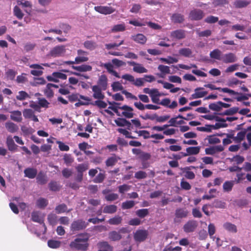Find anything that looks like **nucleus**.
Segmentation results:
<instances>
[{
    "mask_svg": "<svg viewBox=\"0 0 251 251\" xmlns=\"http://www.w3.org/2000/svg\"><path fill=\"white\" fill-rule=\"evenodd\" d=\"M89 235L87 233H80L77 235V237L72 241L69 246L72 249L77 251H86L89 247L88 240Z\"/></svg>",
    "mask_w": 251,
    "mask_h": 251,
    "instance_id": "nucleus-1",
    "label": "nucleus"
},
{
    "mask_svg": "<svg viewBox=\"0 0 251 251\" xmlns=\"http://www.w3.org/2000/svg\"><path fill=\"white\" fill-rule=\"evenodd\" d=\"M222 52L219 49H215L210 52L209 55L211 58L217 59L218 60H222Z\"/></svg>",
    "mask_w": 251,
    "mask_h": 251,
    "instance_id": "nucleus-35",
    "label": "nucleus"
},
{
    "mask_svg": "<svg viewBox=\"0 0 251 251\" xmlns=\"http://www.w3.org/2000/svg\"><path fill=\"white\" fill-rule=\"evenodd\" d=\"M66 51V50L65 46H56L50 50V54L53 57L61 56L65 53Z\"/></svg>",
    "mask_w": 251,
    "mask_h": 251,
    "instance_id": "nucleus-7",
    "label": "nucleus"
},
{
    "mask_svg": "<svg viewBox=\"0 0 251 251\" xmlns=\"http://www.w3.org/2000/svg\"><path fill=\"white\" fill-rule=\"evenodd\" d=\"M122 217L117 215L109 219L108 223L111 225H118L122 223Z\"/></svg>",
    "mask_w": 251,
    "mask_h": 251,
    "instance_id": "nucleus-42",
    "label": "nucleus"
},
{
    "mask_svg": "<svg viewBox=\"0 0 251 251\" xmlns=\"http://www.w3.org/2000/svg\"><path fill=\"white\" fill-rule=\"evenodd\" d=\"M133 71L139 74H142L148 72V70L141 64L138 63L136 67H133Z\"/></svg>",
    "mask_w": 251,
    "mask_h": 251,
    "instance_id": "nucleus-48",
    "label": "nucleus"
},
{
    "mask_svg": "<svg viewBox=\"0 0 251 251\" xmlns=\"http://www.w3.org/2000/svg\"><path fill=\"white\" fill-rule=\"evenodd\" d=\"M72 68L79 72H89L91 71L92 70V67L91 66L86 64H82L80 66H72Z\"/></svg>",
    "mask_w": 251,
    "mask_h": 251,
    "instance_id": "nucleus-26",
    "label": "nucleus"
},
{
    "mask_svg": "<svg viewBox=\"0 0 251 251\" xmlns=\"http://www.w3.org/2000/svg\"><path fill=\"white\" fill-rule=\"evenodd\" d=\"M149 214L148 209H141L136 211V215L140 218H144Z\"/></svg>",
    "mask_w": 251,
    "mask_h": 251,
    "instance_id": "nucleus-51",
    "label": "nucleus"
},
{
    "mask_svg": "<svg viewBox=\"0 0 251 251\" xmlns=\"http://www.w3.org/2000/svg\"><path fill=\"white\" fill-rule=\"evenodd\" d=\"M171 37L178 40L184 39L186 37V31L182 29H177L171 33Z\"/></svg>",
    "mask_w": 251,
    "mask_h": 251,
    "instance_id": "nucleus-20",
    "label": "nucleus"
},
{
    "mask_svg": "<svg viewBox=\"0 0 251 251\" xmlns=\"http://www.w3.org/2000/svg\"><path fill=\"white\" fill-rule=\"evenodd\" d=\"M78 56L75 58V62L76 64H80L82 62H87L89 60L87 57L88 53L82 50H78L77 51Z\"/></svg>",
    "mask_w": 251,
    "mask_h": 251,
    "instance_id": "nucleus-10",
    "label": "nucleus"
},
{
    "mask_svg": "<svg viewBox=\"0 0 251 251\" xmlns=\"http://www.w3.org/2000/svg\"><path fill=\"white\" fill-rule=\"evenodd\" d=\"M188 211L184 208H177L175 212V216L178 218H185L188 216Z\"/></svg>",
    "mask_w": 251,
    "mask_h": 251,
    "instance_id": "nucleus-34",
    "label": "nucleus"
},
{
    "mask_svg": "<svg viewBox=\"0 0 251 251\" xmlns=\"http://www.w3.org/2000/svg\"><path fill=\"white\" fill-rule=\"evenodd\" d=\"M36 180L37 182L41 185L45 184L47 182V178L45 174L42 172H40L38 175H37Z\"/></svg>",
    "mask_w": 251,
    "mask_h": 251,
    "instance_id": "nucleus-38",
    "label": "nucleus"
},
{
    "mask_svg": "<svg viewBox=\"0 0 251 251\" xmlns=\"http://www.w3.org/2000/svg\"><path fill=\"white\" fill-rule=\"evenodd\" d=\"M94 9L97 12L104 15L110 14L115 11V9L114 8L106 6H95L94 7Z\"/></svg>",
    "mask_w": 251,
    "mask_h": 251,
    "instance_id": "nucleus-13",
    "label": "nucleus"
},
{
    "mask_svg": "<svg viewBox=\"0 0 251 251\" xmlns=\"http://www.w3.org/2000/svg\"><path fill=\"white\" fill-rule=\"evenodd\" d=\"M84 46L87 49L93 50L96 48V44L92 41H86L84 43Z\"/></svg>",
    "mask_w": 251,
    "mask_h": 251,
    "instance_id": "nucleus-63",
    "label": "nucleus"
},
{
    "mask_svg": "<svg viewBox=\"0 0 251 251\" xmlns=\"http://www.w3.org/2000/svg\"><path fill=\"white\" fill-rule=\"evenodd\" d=\"M16 98L18 100H23L30 98V97L25 91H21L18 92V95L16 96Z\"/></svg>",
    "mask_w": 251,
    "mask_h": 251,
    "instance_id": "nucleus-52",
    "label": "nucleus"
},
{
    "mask_svg": "<svg viewBox=\"0 0 251 251\" xmlns=\"http://www.w3.org/2000/svg\"><path fill=\"white\" fill-rule=\"evenodd\" d=\"M135 205V202L133 201H126L122 204V208L123 209H128L132 208Z\"/></svg>",
    "mask_w": 251,
    "mask_h": 251,
    "instance_id": "nucleus-57",
    "label": "nucleus"
},
{
    "mask_svg": "<svg viewBox=\"0 0 251 251\" xmlns=\"http://www.w3.org/2000/svg\"><path fill=\"white\" fill-rule=\"evenodd\" d=\"M224 228L227 231L232 232L236 233L237 229L236 226L229 222H226L223 225Z\"/></svg>",
    "mask_w": 251,
    "mask_h": 251,
    "instance_id": "nucleus-33",
    "label": "nucleus"
},
{
    "mask_svg": "<svg viewBox=\"0 0 251 251\" xmlns=\"http://www.w3.org/2000/svg\"><path fill=\"white\" fill-rule=\"evenodd\" d=\"M234 185L233 181H226L223 185V190L224 192H230Z\"/></svg>",
    "mask_w": 251,
    "mask_h": 251,
    "instance_id": "nucleus-43",
    "label": "nucleus"
},
{
    "mask_svg": "<svg viewBox=\"0 0 251 251\" xmlns=\"http://www.w3.org/2000/svg\"><path fill=\"white\" fill-rule=\"evenodd\" d=\"M100 66L106 69L109 74L112 75L114 76L117 78L120 77L119 74L113 70L114 66L111 63H101Z\"/></svg>",
    "mask_w": 251,
    "mask_h": 251,
    "instance_id": "nucleus-18",
    "label": "nucleus"
},
{
    "mask_svg": "<svg viewBox=\"0 0 251 251\" xmlns=\"http://www.w3.org/2000/svg\"><path fill=\"white\" fill-rule=\"evenodd\" d=\"M67 76L66 74H63L61 72H53L51 75H49L47 76V79L48 81H53L54 82H58L59 80L58 78H60L61 79H66Z\"/></svg>",
    "mask_w": 251,
    "mask_h": 251,
    "instance_id": "nucleus-11",
    "label": "nucleus"
},
{
    "mask_svg": "<svg viewBox=\"0 0 251 251\" xmlns=\"http://www.w3.org/2000/svg\"><path fill=\"white\" fill-rule=\"evenodd\" d=\"M49 187L51 191H58L60 189V185L55 181H51L49 183Z\"/></svg>",
    "mask_w": 251,
    "mask_h": 251,
    "instance_id": "nucleus-46",
    "label": "nucleus"
},
{
    "mask_svg": "<svg viewBox=\"0 0 251 251\" xmlns=\"http://www.w3.org/2000/svg\"><path fill=\"white\" fill-rule=\"evenodd\" d=\"M47 220L49 224L52 226L56 225L57 223V216L55 214H49Z\"/></svg>",
    "mask_w": 251,
    "mask_h": 251,
    "instance_id": "nucleus-40",
    "label": "nucleus"
},
{
    "mask_svg": "<svg viewBox=\"0 0 251 251\" xmlns=\"http://www.w3.org/2000/svg\"><path fill=\"white\" fill-rule=\"evenodd\" d=\"M130 231L128 227H123L120 228L118 231H112L109 233V238L113 241H119L122 239L124 235V234H127V237H129L128 233Z\"/></svg>",
    "mask_w": 251,
    "mask_h": 251,
    "instance_id": "nucleus-2",
    "label": "nucleus"
},
{
    "mask_svg": "<svg viewBox=\"0 0 251 251\" xmlns=\"http://www.w3.org/2000/svg\"><path fill=\"white\" fill-rule=\"evenodd\" d=\"M246 134V130L241 131L238 132L237 136L235 137V142L236 143H240L241 141L244 139Z\"/></svg>",
    "mask_w": 251,
    "mask_h": 251,
    "instance_id": "nucleus-50",
    "label": "nucleus"
},
{
    "mask_svg": "<svg viewBox=\"0 0 251 251\" xmlns=\"http://www.w3.org/2000/svg\"><path fill=\"white\" fill-rule=\"evenodd\" d=\"M220 101L209 104V108L213 111L220 112L221 110Z\"/></svg>",
    "mask_w": 251,
    "mask_h": 251,
    "instance_id": "nucleus-58",
    "label": "nucleus"
},
{
    "mask_svg": "<svg viewBox=\"0 0 251 251\" xmlns=\"http://www.w3.org/2000/svg\"><path fill=\"white\" fill-rule=\"evenodd\" d=\"M198 226V223L195 220H189L184 224L183 227V230L186 233L194 232Z\"/></svg>",
    "mask_w": 251,
    "mask_h": 251,
    "instance_id": "nucleus-8",
    "label": "nucleus"
},
{
    "mask_svg": "<svg viewBox=\"0 0 251 251\" xmlns=\"http://www.w3.org/2000/svg\"><path fill=\"white\" fill-rule=\"evenodd\" d=\"M117 131L119 133H120L123 134L124 135H125L126 138H129V139H134V138H135L134 137H133V136H132L131 135V133L129 132L126 129L120 128H118L117 129Z\"/></svg>",
    "mask_w": 251,
    "mask_h": 251,
    "instance_id": "nucleus-60",
    "label": "nucleus"
},
{
    "mask_svg": "<svg viewBox=\"0 0 251 251\" xmlns=\"http://www.w3.org/2000/svg\"><path fill=\"white\" fill-rule=\"evenodd\" d=\"M204 87L210 88L211 90H217L224 93H227L230 94H239L238 92L230 89L228 88L217 87L215 85L212 84H207L204 85Z\"/></svg>",
    "mask_w": 251,
    "mask_h": 251,
    "instance_id": "nucleus-12",
    "label": "nucleus"
},
{
    "mask_svg": "<svg viewBox=\"0 0 251 251\" xmlns=\"http://www.w3.org/2000/svg\"><path fill=\"white\" fill-rule=\"evenodd\" d=\"M222 60L225 63H231L237 61V57L233 53H228L224 54Z\"/></svg>",
    "mask_w": 251,
    "mask_h": 251,
    "instance_id": "nucleus-19",
    "label": "nucleus"
},
{
    "mask_svg": "<svg viewBox=\"0 0 251 251\" xmlns=\"http://www.w3.org/2000/svg\"><path fill=\"white\" fill-rule=\"evenodd\" d=\"M97 86H99L100 88L103 89V91L106 90L108 87V78L105 75H101L100 76L97 82Z\"/></svg>",
    "mask_w": 251,
    "mask_h": 251,
    "instance_id": "nucleus-14",
    "label": "nucleus"
},
{
    "mask_svg": "<svg viewBox=\"0 0 251 251\" xmlns=\"http://www.w3.org/2000/svg\"><path fill=\"white\" fill-rule=\"evenodd\" d=\"M205 16L204 12L200 9H193L191 10L189 14V18L191 21H200Z\"/></svg>",
    "mask_w": 251,
    "mask_h": 251,
    "instance_id": "nucleus-5",
    "label": "nucleus"
},
{
    "mask_svg": "<svg viewBox=\"0 0 251 251\" xmlns=\"http://www.w3.org/2000/svg\"><path fill=\"white\" fill-rule=\"evenodd\" d=\"M117 211V206L114 204L107 205L103 207V212L105 214H114Z\"/></svg>",
    "mask_w": 251,
    "mask_h": 251,
    "instance_id": "nucleus-31",
    "label": "nucleus"
},
{
    "mask_svg": "<svg viewBox=\"0 0 251 251\" xmlns=\"http://www.w3.org/2000/svg\"><path fill=\"white\" fill-rule=\"evenodd\" d=\"M23 116L25 119H30L34 115V111L31 109H25L23 111Z\"/></svg>",
    "mask_w": 251,
    "mask_h": 251,
    "instance_id": "nucleus-61",
    "label": "nucleus"
},
{
    "mask_svg": "<svg viewBox=\"0 0 251 251\" xmlns=\"http://www.w3.org/2000/svg\"><path fill=\"white\" fill-rule=\"evenodd\" d=\"M121 77L138 87L143 86L144 85V79L143 78L139 77L135 78L132 75L128 74L123 75Z\"/></svg>",
    "mask_w": 251,
    "mask_h": 251,
    "instance_id": "nucleus-4",
    "label": "nucleus"
},
{
    "mask_svg": "<svg viewBox=\"0 0 251 251\" xmlns=\"http://www.w3.org/2000/svg\"><path fill=\"white\" fill-rule=\"evenodd\" d=\"M5 128L10 133H15L19 129L18 126L12 122H7L5 124Z\"/></svg>",
    "mask_w": 251,
    "mask_h": 251,
    "instance_id": "nucleus-29",
    "label": "nucleus"
},
{
    "mask_svg": "<svg viewBox=\"0 0 251 251\" xmlns=\"http://www.w3.org/2000/svg\"><path fill=\"white\" fill-rule=\"evenodd\" d=\"M200 147H190L186 148L187 153H184V156H186L188 155H195L197 154L200 152Z\"/></svg>",
    "mask_w": 251,
    "mask_h": 251,
    "instance_id": "nucleus-30",
    "label": "nucleus"
},
{
    "mask_svg": "<svg viewBox=\"0 0 251 251\" xmlns=\"http://www.w3.org/2000/svg\"><path fill=\"white\" fill-rule=\"evenodd\" d=\"M239 108L238 107H233L230 109L226 110L223 113H219L220 115H232L238 112Z\"/></svg>",
    "mask_w": 251,
    "mask_h": 251,
    "instance_id": "nucleus-49",
    "label": "nucleus"
},
{
    "mask_svg": "<svg viewBox=\"0 0 251 251\" xmlns=\"http://www.w3.org/2000/svg\"><path fill=\"white\" fill-rule=\"evenodd\" d=\"M148 236V231L145 229H138L134 233L133 237L137 242L144 241Z\"/></svg>",
    "mask_w": 251,
    "mask_h": 251,
    "instance_id": "nucleus-6",
    "label": "nucleus"
},
{
    "mask_svg": "<svg viewBox=\"0 0 251 251\" xmlns=\"http://www.w3.org/2000/svg\"><path fill=\"white\" fill-rule=\"evenodd\" d=\"M25 176L29 178H34L37 175V170L33 168H27L24 170Z\"/></svg>",
    "mask_w": 251,
    "mask_h": 251,
    "instance_id": "nucleus-23",
    "label": "nucleus"
},
{
    "mask_svg": "<svg viewBox=\"0 0 251 251\" xmlns=\"http://www.w3.org/2000/svg\"><path fill=\"white\" fill-rule=\"evenodd\" d=\"M170 118L169 115L158 116L157 114H154V120H155L157 122L163 123L167 121Z\"/></svg>",
    "mask_w": 251,
    "mask_h": 251,
    "instance_id": "nucleus-56",
    "label": "nucleus"
},
{
    "mask_svg": "<svg viewBox=\"0 0 251 251\" xmlns=\"http://www.w3.org/2000/svg\"><path fill=\"white\" fill-rule=\"evenodd\" d=\"M68 99L71 102H74L79 100V99H82L85 101H91V99L88 97H86L83 95H80L78 94H72L69 95Z\"/></svg>",
    "mask_w": 251,
    "mask_h": 251,
    "instance_id": "nucleus-22",
    "label": "nucleus"
},
{
    "mask_svg": "<svg viewBox=\"0 0 251 251\" xmlns=\"http://www.w3.org/2000/svg\"><path fill=\"white\" fill-rule=\"evenodd\" d=\"M119 108L124 110V111L122 113L121 116H123L126 118H131L133 117L134 114L132 113L133 109L131 107L127 105H124L120 107Z\"/></svg>",
    "mask_w": 251,
    "mask_h": 251,
    "instance_id": "nucleus-15",
    "label": "nucleus"
},
{
    "mask_svg": "<svg viewBox=\"0 0 251 251\" xmlns=\"http://www.w3.org/2000/svg\"><path fill=\"white\" fill-rule=\"evenodd\" d=\"M211 207L216 208H225L226 203L219 200H215L211 204Z\"/></svg>",
    "mask_w": 251,
    "mask_h": 251,
    "instance_id": "nucleus-47",
    "label": "nucleus"
},
{
    "mask_svg": "<svg viewBox=\"0 0 251 251\" xmlns=\"http://www.w3.org/2000/svg\"><path fill=\"white\" fill-rule=\"evenodd\" d=\"M48 204V201L43 198H40L36 201V205L40 208H44Z\"/></svg>",
    "mask_w": 251,
    "mask_h": 251,
    "instance_id": "nucleus-45",
    "label": "nucleus"
},
{
    "mask_svg": "<svg viewBox=\"0 0 251 251\" xmlns=\"http://www.w3.org/2000/svg\"><path fill=\"white\" fill-rule=\"evenodd\" d=\"M171 20L174 23L180 24L184 22V17L179 13H174L171 16Z\"/></svg>",
    "mask_w": 251,
    "mask_h": 251,
    "instance_id": "nucleus-32",
    "label": "nucleus"
},
{
    "mask_svg": "<svg viewBox=\"0 0 251 251\" xmlns=\"http://www.w3.org/2000/svg\"><path fill=\"white\" fill-rule=\"evenodd\" d=\"M88 223L82 219H77L74 221L70 226V230L73 233L83 230L88 226Z\"/></svg>",
    "mask_w": 251,
    "mask_h": 251,
    "instance_id": "nucleus-3",
    "label": "nucleus"
},
{
    "mask_svg": "<svg viewBox=\"0 0 251 251\" xmlns=\"http://www.w3.org/2000/svg\"><path fill=\"white\" fill-rule=\"evenodd\" d=\"M112 90L114 92H117L118 91H123L124 90V87L121 83L119 81H115L113 82L111 84Z\"/></svg>",
    "mask_w": 251,
    "mask_h": 251,
    "instance_id": "nucleus-55",
    "label": "nucleus"
},
{
    "mask_svg": "<svg viewBox=\"0 0 251 251\" xmlns=\"http://www.w3.org/2000/svg\"><path fill=\"white\" fill-rule=\"evenodd\" d=\"M194 93L191 95V99H197L201 98L207 94V92L204 91L203 87H197L194 90Z\"/></svg>",
    "mask_w": 251,
    "mask_h": 251,
    "instance_id": "nucleus-16",
    "label": "nucleus"
},
{
    "mask_svg": "<svg viewBox=\"0 0 251 251\" xmlns=\"http://www.w3.org/2000/svg\"><path fill=\"white\" fill-rule=\"evenodd\" d=\"M160 60L161 61L169 64L176 63L178 62V59L177 58L173 57L172 56H168L167 58H160Z\"/></svg>",
    "mask_w": 251,
    "mask_h": 251,
    "instance_id": "nucleus-59",
    "label": "nucleus"
},
{
    "mask_svg": "<svg viewBox=\"0 0 251 251\" xmlns=\"http://www.w3.org/2000/svg\"><path fill=\"white\" fill-rule=\"evenodd\" d=\"M179 54L182 56L186 57H190L191 56L192 51L189 48H182L178 51Z\"/></svg>",
    "mask_w": 251,
    "mask_h": 251,
    "instance_id": "nucleus-44",
    "label": "nucleus"
},
{
    "mask_svg": "<svg viewBox=\"0 0 251 251\" xmlns=\"http://www.w3.org/2000/svg\"><path fill=\"white\" fill-rule=\"evenodd\" d=\"M89 104L97 106L99 108H105L107 107V103L102 100H97L93 102H90Z\"/></svg>",
    "mask_w": 251,
    "mask_h": 251,
    "instance_id": "nucleus-41",
    "label": "nucleus"
},
{
    "mask_svg": "<svg viewBox=\"0 0 251 251\" xmlns=\"http://www.w3.org/2000/svg\"><path fill=\"white\" fill-rule=\"evenodd\" d=\"M93 97L96 100H103L105 98L104 94L102 92L103 89L99 86L93 85L91 87Z\"/></svg>",
    "mask_w": 251,
    "mask_h": 251,
    "instance_id": "nucleus-9",
    "label": "nucleus"
},
{
    "mask_svg": "<svg viewBox=\"0 0 251 251\" xmlns=\"http://www.w3.org/2000/svg\"><path fill=\"white\" fill-rule=\"evenodd\" d=\"M13 13L14 16L20 20L22 19L24 15L21 9L17 5L13 8Z\"/></svg>",
    "mask_w": 251,
    "mask_h": 251,
    "instance_id": "nucleus-53",
    "label": "nucleus"
},
{
    "mask_svg": "<svg viewBox=\"0 0 251 251\" xmlns=\"http://www.w3.org/2000/svg\"><path fill=\"white\" fill-rule=\"evenodd\" d=\"M10 119L16 122H21L22 121V112L19 110H15L10 112Z\"/></svg>",
    "mask_w": 251,
    "mask_h": 251,
    "instance_id": "nucleus-27",
    "label": "nucleus"
},
{
    "mask_svg": "<svg viewBox=\"0 0 251 251\" xmlns=\"http://www.w3.org/2000/svg\"><path fill=\"white\" fill-rule=\"evenodd\" d=\"M224 150V148L222 145H218L206 148L205 152L206 154L214 155V154L221 152Z\"/></svg>",
    "mask_w": 251,
    "mask_h": 251,
    "instance_id": "nucleus-17",
    "label": "nucleus"
},
{
    "mask_svg": "<svg viewBox=\"0 0 251 251\" xmlns=\"http://www.w3.org/2000/svg\"><path fill=\"white\" fill-rule=\"evenodd\" d=\"M126 30V26L124 24L115 25L112 28V32L124 31Z\"/></svg>",
    "mask_w": 251,
    "mask_h": 251,
    "instance_id": "nucleus-62",
    "label": "nucleus"
},
{
    "mask_svg": "<svg viewBox=\"0 0 251 251\" xmlns=\"http://www.w3.org/2000/svg\"><path fill=\"white\" fill-rule=\"evenodd\" d=\"M158 70L161 73L159 75L161 77H164V75L171 74V71L169 66L163 65H159L158 66Z\"/></svg>",
    "mask_w": 251,
    "mask_h": 251,
    "instance_id": "nucleus-36",
    "label": "nucleus"
},
{
    "mask_svg": "<svg viewBox=\"0 0 251 251\" xmlns=\"http://www.w3.org/2000/svg\"><path fill=\"white\" fill-rule=\"evenodd\" d=\"M6 146L8 149L11 151L17 150V146L15 144L14 141L11 136H8L6 138Z\"/></svg>",
    "mask_w": 251,
    "mask_h": 251,
    "instance_id": "nucleus-28",
    "label": "nucleus"
},
{
    "mask_svg": "<svg viewBox=\"0 0 251 251\" xmlns=\"http://www.w3.org/2000/svg\"><path fill=\"white\" fill-rule=\"evenodd\" d=\"M131 38L136 43L144 45L147 41V37L143 34L138 33L135 35L132 36Z\"/></svg>",
    "mask_w": 251,
    "mask_h": 251,
    "instance_id": "nucleus-25",
    "label": "nucleus"
},
{
    "mask_svg": "<svg viewBox=\"0 0 251 251\" xmlns=\"http://www.w3.org/2000/svg\"><path fill=\"white\" fill-rule=\"evenodd\" d=\"M67 206L65 203L60 204L57 205L55 208V211L57 214H60L64 212H70L72 209H67Z\"/></svg>",
    "mask_w": 251,
    "mask_h": 251,
    "instance_id": "nucleus-37",
    "label": "nucleus"
},
{
    "mask_svg": "<svg viewBox=\"0 0 251 251\" xmlns=\"http://www.w3.org/2000/svg\"><path fill=\"white\" fill-rule=\"evenodd\" d=\"M48 245L52 249L58 248L61 245V242L57 240H49L48 241Z\"/></svg>",
    "mask_w": 251,
    "mask_h": 251,
    "instance_id": "nucleus-54",
    "label": "nucleus"
},
{
    "mask_svg": "<svg viewBox=\"0 0 251 251\" xmlns=\"http://www.w3.org/2000/svg\"><path fill=\"white\" fill-rule=\"evenodd\" d=\"M119 195L116 193H110L105 196V199L108 201H112L117 200Z\"/></svg>",
    "mask_w": 251,
    "mask_h": 251,
    "instance_id": "nucleus-64",
    "label": "nucleus"
},
{
    "mask_svg": "<svg viewBox=\"0 0 251 251\" xmlns=\"http://www.w3.org/2000/svg\"><path fill=\"white\" fill-rule=\"evenodd\" d=\"M250 3V1L243 0H237L234 2V6L237 8L245 7Z\"/></svg>",
    "mask_w": 251,
    "mask_h": 251,
    "instance_id": "nucleus-39",
    "label": "nucleus"
},
{
    "mask_svg": "<svg viewBox=\"0 0 251 251\" xmlns=\"http://www.w3.org/2000/svg\"><path fill=\"white\" fill-rule=\"evenodd\" d=\"M31 220L34 222L38 223L40 224H42L45 231L47 230V227L45 224L44 222V220L40 217L39 213L37 211H33L31 213Z\"/></svg>",
    "mask_w": 251,
    "mask_h": 251,
    "instance_id": "nucleus-21",
    "label": "nucleus"
},
{
    "mask_svg": "<svg viewBox=\"0 0 251 251\" xmlns=\"http://www.w3.org/2000/svg\"><path fill=\"white\" fill-rule=\"evenodd\" d=\"M121 158L115 154L108 157L105 161V165L107 167H112L114 166Z\"/></svg>",
    "mask_w": 251,
    "mask_h": 251,
    "instance_id": "nucleus-24",
    "label": "nucleus"
}]
</instances>
